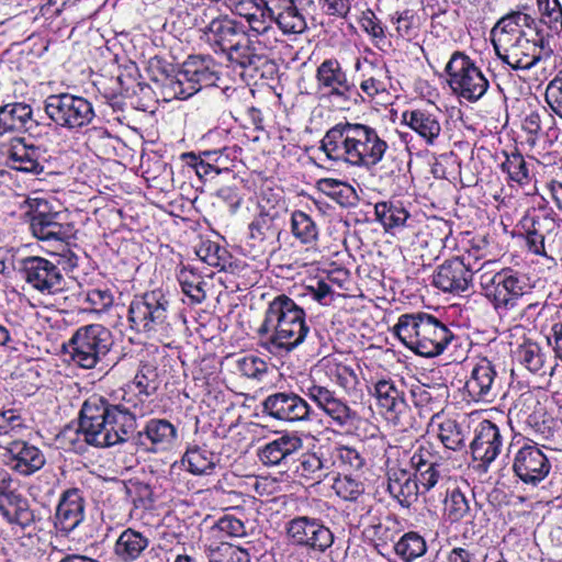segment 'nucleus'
<instances>
[{
  "instance_id": "1",
  "label": "nucleus",
  "mask_w": 562,
  "mask_h": 562,
  "mask_svg": "<svg viewBox=\"0 0 562 562\" xmlns=\"http://www.w3.org/2000/svg\"><path fill=\"white\" fill-rule=\"evenodd\" d=\"M300 0H225L226 7L247 23L241 36L224 52L226 59L243 69L256 68L262 59L256 44L274 49L282 35L303 33L306 20L297 9Z\"/></svg>"
},
{
  "instance_id": "2",
  "label": "nucleus",
  "mask_w": 562,
  "mask_h": 562,
  "mask_svg": "<svg viewBox=\"0 0 562 562\" xmlns=\"http://www.w3.org/2000/svg\"><path fill=\"white\" fill-rule=\"evenodd\" d=\"M491 37L497 57L515 70H529L553 54L528 5H518L503 15L491 30Z\"/></svg>"
},
{
  "instance_id": "3",
  "label": "nucleus",
  "mask_w": 562,
  "mask_h": 562,
  "mask_svg": "<svg viewBox=\"0 0 562 562\" xmlns=\"http://www.w3.org/2000/svg\"><path fill=\"white\" fill-rule=\"evenodd\" d=\"M132 418L127 415L116 416L108 406L106 398L97 394L88 397L80 409L78 427H67L57 437L64 450L85 453L88 446L97 448L111 447L125 442Z\"/></svg>"
},
{
  "instance_id": "4",
  "label": "nucleus",
  "mask_w": 562,
  "mask_h": 562,
  "mask_svg": "<svg viewBox=\"0 0 562 562\" xmlns=\"http://www.w3.org/2000/svg\"><path fill=\"white\" fill-rule=\"evenodd\" d=\"M318 149L331 161L371 170L383 160L389 144L374 127L345 121L325 133Z\"/></svg>"
},
{
  "instance_id": "5",
  "label": "nucleus",
  "mask_w": 562,
  "mask_h": 562,
  "mask_svg": "<svg viewBox=\"0 0 562 562\" xmlns=\"http://www.w3.org/2000/svg\"><path fill=\"white\" fill-rule=\"evenodd\" d=\"M310 333L305 311L291 297L280 294L269 302L257 334L262 348L271 353H289Z\"/></svg>"
},
{
  "instance_id": "6",
  "label": "nucleus",
  "mask_w": 562,
  "mask_h": 562,
  "mask_svg": "<svg viewBox=\"0 0 562 562\" xmlns=\"http://www.w3.org/2000/svg\"><path fill=\"white\" fill-rule=\"evenodd\" d=\"M393 331L403 345L426 358L441 355L451 345L457 347L459 339L443 323L423 312L401 315Z\"/></svg>"
},
{
  "instance_id": "7",
  "label": "nucleus",
  "mask_w": 562,
  "mask_h": 562,
  "mask_svg": "<svg viewBox=\"0 0 562 562\" xmlns=\"http://www.w3.org/2000/svg\"><path fill=\"white\" fill-rule=\"evenodd\" d=\"M157 369L149 363H142L132 382L114 392L106 398L108 406L116 416L127 415L132 419L130 434L136 429L137 418L144 417L153 412L148 397L158 389Z\"/></svg>"
},
{
  "instance_id": "8",
  "label": "nucleus",
  "mask_w": 562,
  "mask_h": 562,
  "mask_svg": "<svg viewBox=\"0 0 562 562\" xmlns=\"http://www.w3.org/2000/svg\"><path fill=\"white\" fill-rule=\"evenodd\" d=\"M173 318L170 299L161 289L136 296L128 307L131 328L150 337L169 336Z\"/></svg>"
},
{
  "instance_id": "9",
  "label": "nucleus",
  "mask_w": 562,
  "mask_h": 562,
  "mask_svg": "<svg viewBox=\"0 0 562 562\" xmlns=\"http://www.w3.org/2000/svg\"><path fill=\"white\" fill-rule=\"evenodd\" d=\"M479 283L485 297L497 312H507L517 306L518 301L529 290L527 278L513 270L494 271L484 269L479 276Z\"/></svg>"
},
{
  "instance_id": "10",
  "label": "nucleus",
  "mask_w": 562,
  "mask_h": 562,
  "mask_svg": "<svg viewBox=\"0 0 562 562\" xmlns=\"http://www.w3.org/2000/svg\"><path fill=\"white\" fill-rule=\"evenodd\" d=\"M217 80L216 64L210 56H190L176 76L168 79L165 90L171 98L186 100Z\"/></svg>"
},
{
  "instance_id": "11",
  "label": "nucleus",
  "mask_w": 562,
  "mask_h": 562,
  "mask_svg": "<svg viewBox=\"0 0 562 562\" xmlns=\"http://www.w3.org/2000/svg\"><path fill=\"white\" fill-rule=\"evenodd\" d=\"M44 111L50 122L68 132H78L95 117L92 103L69 92L49 94L44 100Z\"/></svg>"
},
{
  "instance_id": "12",
  "label": "nucleus",
  "mask_w": 562,
  "mask_h": 562,
  "mask_svg": "<svg viewBox=\"0 0 562 562\" xmlns=\"http://www.w3.org/2000/svg\"><path fill=\"white\" fill-rule=\"evenodd\" d=\"M113 345L111 331L101 324L85 325L76 329L68 341L70 359L79 368L94 369Z\"/></svg>"
},
{
  "instance_id": "13",
  "label": "nucleus",
  "mask_w": 562,
  "mask_h": 562,
  "mask_svg": "<svg viewBox=\"0 0 562 562\" xmlns=\"http://www.w3.org/2000/svg\"><path fill=\"white\" fill-rule=\"evenodd\" d=\"M446 72L453 93L470 103L481 100L490 88L486 76L464 53L452 54L446 65Z\"/></svg>"
},
{
  "instance_id": "14",
  "label": "nucleus",
  "mask_w": 562,
  "mask_h": 562,
  "mask_svg": "<svg viewBox=\"0 0 562 562\" xmlns=\"http://www.w3.org/2000/svg\"><path fill=\"white\" fill-rule=\"evenodd\" d=\"M24 203L27 205L30 229L38 240L68 244L75 236L74 225L65 222L60 212L53 211L47 200L27 198Z\"/></svg>"
},
{
  "instance_id": "15",
  "label": "nucleus",
  "mask_w": 562,
  "mask_h": 562,
  "mask_svg": "<svg viewBox=\"0 0 562 562\" xmlns=\"http://www.w3.org/2000/svg\"><path fill=\"white\" fill-rule=\"evenodd\" d=\"M495 266V261L480 262L474 252L469 251L460 257L443 261L434 274L432 283L443 292L460 294L468 291L472 284L474 273Z\"/></svg>"
},
{
  "instance_id": "16",
  "label": "nucleus",
  "mask_w": 562,
  "mask_h": 562,
  "mask_svg": "<svg viewBox=\"0 0 562 562\" xmlns=\"http://www.w3.org/2000/svg\"><path fill=\"white\" fill-rule=\"evenodd\" d=\"M16 271L26 284L42 295H56L68 289L58 265L44 257L27 256L18 259Z\"/></svg>"
},
{
  "instance_id": "17",
  "label": "nucleus",
  "mask_w": 562,
  "mask_h": 562,
  "mask_svg": "<svg viewBox=\"0 0 562 562\" xmlns=\"http://www.w3.org/2000/svg\"><path fill=\"white\" fill-rule=\"evenodd\" d=\"M508 420L530 428L542 439L552 438L561 428L560 420L550 416L531 392L522 393L517 398L508 411Z\"/></svg>"
},
{
  "instance_id": "18",
  "label": "nucleus",
  "mask_w": 562,
  "mask_h": 562,
  "mask_svg": "<svg viewBox=\"0 0 562 562\" xmlns=\"http://www.w3.org/2000/svg\"><path fill=\"white\" fill-rule=\"evenodd\" d=\"M315 79L317 92L333 103L345 104L358 95L356 86L336 58L323 60L316 69Z\"/></svg>"
},
{
  "instance_id": "19",
  "label": "nucleus",
  "mask_w": 562,
  "mask_h": 562,
  "mask_svg": "<svg viewBox=\"0 0 562 562\" xmlns=\"http://www.w3.org/2000/svg\"><path fill=\"white\" fill-rule=\"evenodd\" d=\"M5 156V164L9 168L32 175L44 172L48 160L47 149L34 145L24 137H12L1 149Z\"/></svg>"
},
{
  "instance_id": "20",
  "label": "nucleus",
  "mask_w": 562,
  "mask_h": 562,
  "mask_svg": "<svg viewBox=\"0 0 562 562\" xmlns=\"http://www.w3.org/2000/svg\"><path fill=\"white\" fill-rule=\"evenodd\" d=\"M512 468L524 484L537 486L549 475L551 462L538 443L526 440L515 452Z\"/></svg>"
},
{
  "instance_id": "21",
  "label": "nucleus",
  "mask_w": 562,
  "mask_h": 562,
  "mask_svg": "<svg viewBox=\"0 0 562 562\" xmlns=\"http://www.w3.org/2000/svg\"><path fill=\"white\" fill-rule=\"evenodd\" d=\"M288 538L295 544L325 552L334 542V535L319 519L297 516L285 525Z\"/></svg>"
},
{
  "instance_id": "22",
  "label": "nucleus",
  "mask_w": 562,
  "mask_h": 562,
  "mask_svg": "<svg viewBox=\"0 0 562 562\" xmlns=\"http://www.w3.org/2000/svg\"><path fill=\"white\" fill-rule=\"evenodd\" d=\"M262 408L273 419L285 423L310 422L315 414L310 403L292 391L268 395L262 402Z\"/></svg>"
},
{
  "instance_id": "23",
  "label": "nucleus",
  "mask_w": 562,
  "mask_h": 562,
  "mask_svg": "<svg viewBox=\"0 0 562 562\" xmlns=\"http://www.w3.org/2000/svg\"><path fill=\"white\" fill-rule=\"evenodd\" d=\"M213 9L205 10L204 14L211 16V21L200 29L201 40L206 43L215 54H224L235 40L241 36L246 29L226 14L213 16Z\"/></svg>"
},
{
  "instance_id": "24",
  "label": "nucleus",
  "mask_w": 562,
  "mask_h": 562,
  "mask_svg": "<svg viewBox=\"0 0 562 562\" xmlns=\"http://www.w3.org/2000/svg\"><path fill=\"white\" fill-rule=\"evenodd\" d=\"M525 234L528 249L538 256H546L544 240L555 227V220L541 211L527 212L519 222Z\"/></svg>"
},
{
  "instance_id": "25",
  "label": "nucleus",
  "mask_w": 562,
  "mask_h": 562,
  "mask_svg": "<svg viewBox=\"0 0 562 562\" xmlns=\"http://www.w3.org/2000/svg\"><path fill=\"white\" fill-rule=\"evenodd\" d=\"M85 518V502L81 493L77 488L65 491L57 504L54 527L55 529L67 535L75 530Z\"/></svg>"
},
{
  "instance_id": "26",
  "label": "nucleus",
  "mask_w": 562,
  "mask_h": 562,
  "mask_svg": "<svg viewBox=\"0 0 562 562\" xmlns=\"http://www.w3.org/2000/svg\"><path fill=\"white\" fill-rule=\"evenodd\" d=\"M409 463L414 472V477L420 485V493L429 492L445 477L440 472V464L431 451L430 446L420 445L414 449Z\"/></svg>"
},
{
  "instance_id": "27",
  "label": "nucleus",
  "mask_w": 562,
  "mask_h": 562,
  "mask_svg": "<svg viewBox=\"0 0 562 562\" xmlns=\"http://www.w3.org/2000/svg\"><path fill=\"white\" fill-rule=\"evenodd\" d=\"M502 448L503 436L498 426L487 419L479 423L471 442L473 458L490 464L499 456Z\"/></svg>"
},
{
  "instance_id": "28",
  "label": "nucleus",
  "mask_w": 562,
  "mask_h": 562,
  "mask_svg": "<svg viewBox=\"0 0 562 562\" xmlns=\"http://www.w3.org/2000/svg\"><path fill=\"white\" fill-rule=\"evenodd\" d=\"M496 379L497 373L493 363L487 359H481L473 367L465 389L472 400L492 403L498 394Z\"/></svg>"
},
{
  "instance_id": "29",
  "label": "nucleus",
  "mask_w": 562,
  "mask_h": 562,
  "mask_svg": "<svg viewBox=\"0 0 562 562\" xmlns=\"http://www.w3.org/2000/svg\"><path fill=\"white\" fill-rule=\"evenodd\" d=\"M272 209L265 204L263 199L259 203V213L248 225L247 244L258 254L267 251L276 235L273 224L278 217V212H273Z\"/></svg>"
},
{
  "instance_id": "30",
  "label": "nucleus",
  "mask_w": 562,
  "mask_h": 562,
  "mask_svg": "<svg viewBox=\"0 0 562 562\" xmlns=\"http://www.w3.org/2000/svg\"><path fill=\"white\" fill-rule=\"evenodd\" d=\"M46 462L40 448L26 441H13L8 447V467L25 476L41 470Z\"/></svg>"
},
{
  "instance_id": "31",
  "label": "nucleus",
  "mask_w": 562,
  "mask_h": 562,
  "mask_svg": "<svg viewBox=\"0 0 562 562\" xmlns=\"http://www.w3.org/2000/svg\"><path fill=\"white\" fill-rule=\"evenodd\" d=\"M355 69L362 71L359 86L362 93L369 99L386 93L391 87L390 70L384 63L357 59Z\"/></svg>"
},
{
  "instance_id": "32",
  "label": "nucleus",
  "mask_w": 562,
  "mask_h": 562,
  "mask_svg": "<svg viewBox=\"0 0 562 562\" xmlns=\"http://www.w3.org/2000/svg\"><path fill=\"white\" fill-rule=\"evenodd\" d=\"M221 457L206 445L191 443L181 457V467L194 476L212 475L220 468Z\"/></svg>"
},
{
  "instance_id": "33",
  "label": "nucleus",
  "mask_w": 562,
  "mask_h": 562,
  "mask_svg": "<svg viewBox=\"0 0 562 562\" xmlns=\"http://www.w3.org/2000/svg\"><path fill=\"white\" fill-rule=\"evenodd\" d=\"M139 438L150 445L153 452L169 451L178 440V428L168 419L150 418L139 431Z\"/></svg>"
},
{
  "instance_id": "34",
  "label": "nucleus",
  "mask_w": 562,
  "mask_h": 562,
  "mask_svg": "<svg viewBox=\"0 0 562 562\" xmlns=\"http://www.w3.org/2000/svg\"><path fill=\"white\" fill-rule=\"evenodd\" d=\"M403 123L413 130L427 145H434L440 136L441 124L438 111L414 109L402 114Z\"/></svg>"
},
{
  "instance_id": "35",
  "label": "nucleus",
  "mask_w": 562,
  "mask_h": 562,
  "mask_svg": "<svg viewBox=\"0 0 562 562\" xmlns=\"http://www.w3.org/2000/svg\"><path fill=\"white\" fill-rule=\"evenodd\" d=\"M302 447L303 441L296 434L286 432L259 448L258 457L265 465H280Z\"/></svg>"
},
{
  "instance_id": "36",
  "label": "nucleus",
  "mask_w": 562,
  "mask_h": 562,
  "mask_svg": "<svg viewBox=\"0 0 562 562\" xmlns=\"http://www.w3.org/2000/svg\"><path fill=\"white\" fill-rule=\"evenodd\" d=\"M378 405L389 419H395L405 412L407 404L404 391L391 379H381L374 384Z\"/></svg>"
},
{
  "instance_id": "37",
  "label": "nucleus",
  "mask_w": 562,
  "mask_h": 562,
  "mask_svg": "<svg viewBox=\"0 0 562 562\" xmlns=\"http://www.w3.org/2000/svg\"><path fill=\"white\" fill-rule=\"evenodd\" d=\"M387 491L402 506L409 507L420 493V485L413 474L403 469H391L387 473Z\"/></svg>"
},
{
  "instance_id": "38",
  "label": "nucleus",
  "mask_w": 562,
  "mask_h": 562,
  "mask_svg": "<svg viewBox=\"0 0 562 562\" xmlns=\"http://www.w3.org/2000/svg\"><path fill=\"white\" fill-rule=\"evenodd\" d=\"M33 124V109L30 104L11 102L0 106V126L3 135L29 131Z\"/></svg>"
},
{
  "instance_id": "39",
  "label": "nucleus",
  "mask_w": 562,
  "mask_h": 562,
  "mask_svg": "<svg viewBox=\"0 0 562 562\" xmlns=\"http://www.w3.org/2000/svg\"><path fill=\"white\" fill-rule=\"evenodd\" d=\"M149 546V538L133 528L123 530L114 543V554L121 562L138 560Z\"/></svg>"
},
{
  "instance_id": "40",
  "label": "nucleus",
  "mask_w": 562,
  "mask_h": 562,
  "mask_svg": "<svg viewBox=\"0 0 562 562\" xmlns=\"http://www.w3.org/2000/svg\"><path fill=\"white\" fill-rule=\"evenodd\" d=\"M292 236L307 250H316L321 229L314 218L304 211L294 210L290 216Z\"/></svg>"
},
{
  "instance_id": "41",
  "label": "nucleus",
  "mask_w": 562,
  "mask_h": 562,
  "mask_svg": "<svg viewBox=\"0 0 562 562\" xmlns=\"http://www.w3.org/2000/svg\"><path fill=\"white\" fill-rule=\"evenodd\" d=\"M472 504L474 496L468 497L459 486L447 487L443 501V515L451 522L461 521L472 517Z\"/></svg>"
},
{
  "instance_id": "42",
  "label": "nucleus",
  "mask_w": 562,
  "mask_h": 562,
  "mask_svg": "<svg viewBox=\"0 0 562 562\" xmlns=\"http://www.w3.org/2000/svg\"><path fill=\"white\" fill-rule=\"evenodd\" d=\"M432 427H436L437 437L446 449L459 451L465 447L467 430L457 420L441 419L438 415L432 418Z\"/></svg>"
},
{
  "instance_id": "43",
  "label": "nucleus",
  "mask_w": 562,
  "mask_h": 562,
  "mask_svg": "<svg viewBox=\"0 0 562 562\" xmlns=\"http://www.w3.org/2000/svg\"><path fill=\"white\" fill-rule=\"evenodd\" d=\"M333 488L341 499L346 502H359L363 505L362 510L366 514L370 513V506L367 502L371 501V496L366 494V485L361 480L351 475H341L335 480Z\"/></svg>"
},
{
  "instance_id": "44",
  "label": "nucleus",
  "mask_w": 562,
  "mask_h": 562,
  "mask_svg": "<svg viewBox=\"0 0 562 562\" xmlns=\"http://www.w3.org/2000/svg\"><path fill=\"white\" fill-rule=\"evenodd\" d=\"M323 413L344 432H352L362 422L359 413L339 396Z\"/></svg>"
},
{
  "instance_id": "45",
  "label": "nucleus",
  "mask_w": 562,
  "mask_h": 562,
  "mask_svg": "<svg viewBox=\"0 0 562 562\" xmlns=\"http://www.w3.org/2000/svg\"><path fill=\"white\" fill-rule=\"evenodd\" d=\"M374 214L386 232L403 227L409 217L408 211L400 200L378 202L374 205Z\"/></svg>"
},
{
  "instance_id": "46",
  "label": "nucleus",
  "mask_w": 562,
  "mask_h": 562,
  "mask_svg": "<svg viewBox=\"0 0 562 562\" xmlns=\"http://www.w3.org/2000/svg\"><path fill=\"white\" fill-rule=\"evenodd\" d=\"M515 358L519 364L531 373L544 374L547 353L539 344L530 340L525 341L515 351Z\"/></svg>"
},
{
  "instance_id": "47",
  "label": "nucleus",
  "mask_w": 562,
  "mask_h": 562,
  "mask_svg": "<svg viewBox=\"0 0 562 562\" xmlns=\"http://www.w3.org/2000/svg\"><path fill=\"white\" fill-rule=\"evenodd\" d=\"M204 554L209 562H250V555L246 550L225 541L205 543Z\"/></svg>"
},
{
  "instance_id": "48",
  "label": "nucleus",
  "mask_w": 562,
  "mask_h": 562,
  "mask_svg": "<svg viewBox=\"0 0 562 562\" xmlns=\"http://www.w3.org/2000/svg\"><path fill=\"white\" fill-rule=\"evenodd\" d=\"M300 391L322 412H325L336 397H338L334 390L322 384L314 376L301 381Z\"/></svg>"
},
{
  "instance_id": "49",
  "label": "nucleus",
  "mask_w": 562,
  "mask_h": 562,
  "mask_svg": "<svg viewBox=\"0 0 562 562\" xmlns=\"http://www.w3.org/2000/svg\"><path fill=\"white\" fill-rule=\"evenodd\" d=\"M333 462L317 453H305L301 457L297 472L301 476L315 482L323 481L329 473Z\"/></svg>"
},
{
  "instance_id": "50",
  "label": "nucleus",
  "mask_w": 562,
  "mask_h": 562,
  "mask_svg": "<svg viewBox=\"0 0 562 562\" xmlns=\"http://www.w3.org/2000/svg\"><path fill=\"white\" fill-rule=\"evenodd\" d=\"M395 553L404 562H413L427 551L426 540L415 531L404 533L394 546Z\"/></svg>"
},
{
  "instance_id": "51",
  "label": "nucleus",
  "mask_w": 562,
  "mask_h": 562,
  "mask_svg": "<svg viewBox=\"0 0 562 562\" xmlns=\"http://www.w3.org/2000/svg\"><path fill=\"white\" fill-rule=\"evenodd\" d=\"M316 186L321 192L328 195L340 205L351 204L352 200L356 198L355 189L341 180L323 178L317 181Z\"/></svg>"
},
{
  "instance_id": "52",
  "label": "nucleus",
  "mask_w": 562,
  "mask_h": 562,
  "mask_svg": "<svg viewBox=\"0 0 562 562\" xmlns=\"http://www.w3.org/2000/svg\"><path fill=\"white\" fill-rule=\"evenodd\" d=\"M178 281L183 293L191 299L193 303H201L205 299L203 290V278L190 267H182L178 274Z\"/></svg>"
},
{
  "instance_id": "53",
  "label": "nucleus",
  "mask_w": 562,
  "mask_h": 562,
  "mask_svg": "<svg viewBox=\"0 0 562 562\" xmlns=\"http://www.w3.org/2000/svg\"><path fill=\"white\" fill-rule=\"evenodd\" d=\"M210 532L214 538H240L247 535V529L240 518L226 514L216 520Z\"/></svg>"
},
{
  "instance_id": "54",
  "label": "nucleus",
  "mask_w": 562,
  "mask_h": 562,
  "mask_svg": "<svg viewBox=\"0 0 562 562\" xmlns=\"http://www.w3.org/2000/svg\"><path fill=\"white\" fill-rule=\"evenodd\" d=\"M196 256L201 261L207 263L211 267L225 269L227 261V251L221 247L217 243L212 240H201L195 249Z\"/></svg>"
},
{
  "instance_id": "55",
  "label": "nucleus",
  "mask_w": 562,
  "mask_h": 562,
  "mask_svg": "<svg viewBox=\"0 0 562 562\" xmlns=\"http://www.w3.org/2000/svg\"><path fill=\"white\" fill-rule=\"evenodd\" d=\"M501 168L510 181L521 186L528 183L529 171L525 158L520 153L514 151L506 155V159L502 162Z\"/></svg>"
},
{
  "instance_id": "56",
  "label": "nucleus",
  "mask_w": 562,
  "mask_h": 562,
  "mask_svg": "<svg viewBox=\"0 0 562 562\" xmlns=\"http://www.w3.org/2000/svg\"><path fill=\"white\" fill-rule=\"evenodd\" d=\"M541 13V22L552 32H562V7L559 0H537Z\"/></svg>"
},
{
  "instance_id": "57",
  "label": "nucleus",
  "mask_w": 562,
  "mask_h": 562,
  "mask_svg": "<svg viewBox=\"0 0 562 562\" xmlns=\"http://www.w3.org/2000/svg\"><path fill=\"white\" fill-rule=\"evenodd\" d=\"M333 457L335 462L339 463V467L345 471H359L366 464L364 457L353 447L350 446H338L335 447Z\"/></svg>"
},
{
  "instance_id": "58",
  "label": "nucleus",
  "mask_w": 562,
  "mask_h": 562,
  "mask_svg": "<svg viewBox=\"0 0 562 562\" xmlns=\"http://www.w3.org/2000/svg\"><path fill=\"white\" fill-rule=\"evenodd\" d=\"M235 369L238 374L247 379L261 381L267 374V363L255 356H244L236 360Z\"/></svg>"
},
{
  "instance_id": "59",
  "label": "nucleus",
  "mask_w": 562,
  "mask_h": 562,
  "mask_svg": "<svg viewBox=\"0 0 562 562\" xmlns=\"http://www.w3.org/2000/svg\"><path fill=\"white\" fill-rule=\"evenodd\" d=\"M326 374L345 391H351L356 389L358 384V376L355 370L344 363H328Z\"/></svg>"
},
{
  "instance_id": "60",
  "label": "nucleus",
  "mask_w": 562,
  "mask_h": 562,
  "mask_svg": "<svg viewBox=\"0 0 562 562\" xmlns=\"http://www.w3.org/2000/svg\"><path fill=\"white\" fill-rule=\"evenodd\" d=\"M25 419L15 408L0 412V436H19L25 429Z\"/></svg>"
},
{
  "instance_id": "61",
  "label": "nucleus",
  "mask_w": 562,
  "mask_h": 562,
  "mask_svg": "<svg viewBox=\"0 0 562 562\" xmlns=\"http://www.w3.org/2000/svg\"><path fill=\"white\" fill-rule=\"evenodd\" d=\"M391 22L395 25L398 36L404 38H411L417 30L416 16L409 9L396 11L391 15Z\"/></svg>"
},
{
  "instance_id": "62",
  "label": "nucleus",
  "mask_w": 562,
  "mask_h": 562,
  "mask_svg": "<svg viewBox=\"0 0 562 562\" xmlns=\"http://www.w3.org/2000/svg\"><path fill=\"white\" fill-rule=\"evenodd\" d=\"M358 20L362 30L371 36L372 40L379 42L386 38L385 27L372 10L367 9L362 11Z\"/></svg>"
},
{
  "instance_id": "63",
  "label": "nucleus",
  "mask_w": 562,
  "mask_h": 562,
  "mask_svg": "<svg viewBox=\"0 0 562 562\" xmlns=\"http://www.w3.org/2000/svg\"><path fill=\"white\" fill-rule=\"evenodd\" d=\"M544 99L551 111L562 119V70L547 85Z\"/></svg>"
},
{
  "instance_id": "64",
  "label": "nucleus",
  "mask_w": 562,
  "mask_h": 562,
  "mask_svg": "<svg viewBox=\"0 0 562 562\" xmlns=\"http://www.w3.org/2000/svg\"><path fill=\"white\" fill-rule=\"evenodd\" d=\"M234 154L235 150L229 147L202 151V155H204L211 167L214 169L215 175L229 170Z\"/></svg>"
}]
</instances>
